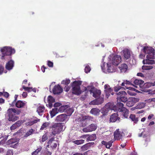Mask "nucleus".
Masks as SVG:
<instances>
[{
  "label": "nucleus",
  "instance_id": "nucleus-27",
  "mask_svg": "<svg viewBox=\"0 0 155 155\" xmlns=\"http://www.w3.org/2000/svg\"><path fill=\"white\" fill-rule=\"evenodd\" d=\"M94 144V143H87L85 145L82 146L81 147V149L83 150H87L92 145H93Z\"/></svg>",
  "mask_w": 155,
  "mask_h": 155
},
{
  "label": "nucleus",
  "instance_id": "nucleus-63",
  "mask_svg": "<svg viewBox=\"0 0 155 155\" xmlns=\"http://www.w3.org/2000/svg\"><path fill=\"white\" fill-rule=\"evenodd\" d=\"M148 101L150 102L152 101L155 102V98L150 99L148 100Z\"/></svg>",
  "mask_w": 155,
  "mask_h": 155
},
{
  "label": "nucleus",
  "instance_id": "nucleus-51",
  "mask_svg": "<svg viewBox=\"0 0 155 155\" xmlns=\"http://www.w3.org/2000/svg\"><path fill=\"white\" fill-rule=\"evenodd\" d=\"M114 91H118L119 90H120L121 88V87L119 86H117L114 87Z\"/></svg>",
  "mask_w": 155,
  "mask_h": 155
},
{
  "label": "nucleus",
  "instance_id": "nucleus-26",
  "mask_svg": "<svg viewBox=\"0 0 155 155\" xmlns=\"http://www.w3.org/2000/svg\"><path fill=\"white\" fill-rule=\"evenodd\" d=\"M45 109L43 106H39L37 108V111L39 115L41 116L43 115Z\"/></svg>",
  "mask_w": 155,
  "mask_h": 155
},
{
  "label": "nucleus",
  "instance_id": "nucleus-64",
  "mask_svg": "<svg viewBox=\"0 0 155 155\" xmlns=\"http://www.w3.org/2000/svg\"><path fill=\"white\" fill-rule=\"evenodd\" d=\"M137 75L138 76H140L141 77H143L144 75L143 74L141 73H139L137 74Z\"/></svg>",
  "mask_w": 155,
  "mask_h": 155
},
{
  "label": "nucleus",
  "instance_id": "nucleus-28",
  "mask_svg": "<svg viewBox=\"0 0 155 155\" xmlns=\"http://www.w3.org/2000/svg\"><path fill=\"white\" fill-rule=\"evenodd\" d=\"M68 108V105H64L61 106L58 109V112H66V110Z\"/></svg>",
  "mask_w": 155,
  "mask_h": 155
},
{
  "label": "nucleus",
  "instance_id": "nucleus-53",
  "mask_svg": "<svg viewBox=\"0 0 155 155\" xmlns=\"http://www.w3.org/2000/svg\"><path fill=\"white\" fill-rule=\"evenodd\" d=\"M6 140V138L3 139L0 141V145L3 144Z\"/></svg>",
  "mask_w": 155,
  "mask_h": 155
},
{
  "label": "nucleus",
  "instance_id": "nucleus-19",
  "mask_svg": "<svg viewBox=\"0 0 155 155\" xmlns=\"http://www.w3.org/2000/svg\"><path fill=\"white\" fill-rule=\"evenodd\" d=\"M63 91L62 89L59 85H55L53 89V93L54 94H59Z\"/></svg>",
  "mask_w": 155,
  "mask_h": 155
},
{
  "label": "nucleus",
  "instance_id": "nucleus-30",
  "mask_svg": "<svg viewBox=\"0 0 155 155\" xmlns=\"http://www.w3.org/2000/svg\"><path fill=\"white\" fill-rule=\"evenodd\" d=\"M58 112V108H57L53 109L52 110L50 111V113L51 117H53Z\"/></svg>",
  "mask_w": 155,
  "mask_h": 155
},
{
  "label": "nucleus",
  "instance_id": "nucleus-37",
  "mask_svg": "<svg viewBox=\"0 0 155 155\" xmlns=\"http://www.w3.org/2000/svg\"><path fill=\"white\" fill-rule=\"evenodd\" d=\"M34 131L32 129H31L29 130H28L26 133L25 135L24 136V137H27L28 136L31 135L33 133V132Z\"/></svg>",
  "mask_w": 155,
  "mask_h": 155
},
{
  "label": "nucleus",
  "instance_id": "nucleus-20",
  "mask_svg": "<svg viewBox=\"0 0 155 155\" xmlns=\"http://www.w3.org/2000/svg\"><path fill=\"white\" fill-rule=\"evenodd\" d=\"M103 101L104 99L103 98H99L91 101L90 103V104L93 105H99L103 103Z\"/></svg>",
  "mask_w": 155,
  "mask_h": 155
},
{
  "label": "nucleus",
  "instance_id": "nucleus-7",
  "mask_svg": "<svg viewBox=\"0 0 155 155\" xmlns=\"http://www.w3.org/2000/svg\"><path fill=\"white\" fill-rule=\"evenodd\" d=\"M1 51L2 53V59H4V57L5 56L11 55L14 54L15 52L14 49L12 48L9 47L5 46L2 48Z\"/></svg>",
  "mask_w": 155,
  "mask_h": 155
},
{
  "label": "nucleus",
  "instance_id": "nucleus-56",
  "mask_svg": "<svg viewBox=\"0 0 155 155\" xmlns=\"http://www.w3.org/2000/svg\"><path fill=\"white\" fill-rule=\"evenodd\" d=\"M41 149H42V147L40 146L35 151L36 153H37L38 154V153H39L40 151L41 150Z\"/></svg>",
  "mask_w": 155,
  "mask_h": 155
},
{
  "label": "nucleus",
  "instance_id": "nucleus-46",
  "mask_svg": "<svg viewBox=\"0 0 155 155\" xmlns=\"http://www.w3.org/2000/svg\"><path fill=\"white\" fill-rule=\"evenodd\" d=\"M91 70L90 67L88 65H87L85 67L84 71L85 73H87L89 72Z\"/></svg>",
  "mask_w": 155,
  "mask_h": 155
},
{
  "label": "nucleus",
  "instance_id": "nucleus-34",
  "mask_svg": "<svg viewBox=\"0 0 155 155\" xmlns=\"http://www.w3.org/2000/svg\"><path fill=\"white\" fill-rule=\"evenodd\" d=\"M84 140H76L72 141V142L77 145H79L83 143Z\"/></svg>",
  "mask_w": 155,
  "mask_h": 155
},
{
  "label": "nucleus",
  "instance_id": "nucleus-25",
  "mask_svg": "<svg viewBox=\"0 0 155 155\" xmlns=\"http://www.w3.org/2000/svg\"><path fill=\"white\" fill-rule=\"evenodd\" d=\"M113 142L111 141L107 142L103 140L101 141V143L105 146L106 148H109L112 145Z\"/></svg>",
  "mask_w": 155,
  "mask_h": 155
},
{
  "label": "nucleus",
  "instance_id": "nucleus-13",
  "mask_svg": "<svg viewBox=\"0 0 155 155\" xmlns=\"http://www.w3.org/2000/svg\"><path fill=\"white\" fill-rule=\"evenodd\" d=\"M104 92L105 93L106 96L107 98L111 94L112 95H113V93H111L112 90L110 87V86L108 84H106L104 86Z\"/></svg>",
  "mask_w": 155,
  "mask_h": 155
},
{
  "label": "nucleus",
  "instance_id": "nucleus-23",
  "mask_svg": "<svg viewBox=\"0 0 155 155\" xmlns=\"http://www.w3.org/2000/svg\"><path fill=\"white\" fill-rule=\"evenodd\" d=\"M114 138L117 140L120 139L122 136V133L121 134L119 129H117L114 132Z\"/></svg>",
  "mask_w": 155,
  "mask_h": 155
},
{
  "label": "nucleus",
  "instance_id": "nucleus-52",
  "mask_svg": "<svg viewBox=\"0 0 155 155\" xmlns=\"http://www.w3.org/2000/svg\"><path fill=\"white\" fill-rule=\"evenodd\" d=\"M54 140V138L53 137L51 138L48 141V144H51L52 141Z\"/></svg>",
  "mask_w": 155,
  "mask_h": 155
},
{
  "label": "nucleus",
  "instance_id": "nucleus-39",
  "mask_svg": "<svg viewBox=\"0 0 155 155\" xmlns=\"http://www.w3.org/2000/svg\"><path fill=\"white\" fill-rule=\"evenodd\" d=\"M153 67L151 65L149 66H143L142 67L143 69L145 70H149L152 69Z\"/></svg>",
  "mask_w": 155,
  "mask_h": 155
},
{
  "label": "nucleus",
  "instance_id": "nucleus-12",
  "mask_svg": "<svg viewBox=\"0 0 155 155\" xmlns=\"http://www.w3.org/2000/svg\"><path fill=\"white\" fill-rule=\"evenodd\" d=\"M27 102L25 101H18L17 102L13 101L11 104V105L12 106H14L15 105L18 108H22L25 107H27Z\"/></svg>",
  "mask_w": 155,
  "mask_h": 155
},
{
  "label": "nucleus",
  "instance_id": "nucleus-42",
  "mask_svg": "<svg viewBox=\"0 0 155 155\" xmlns=\"http://www.w3.org/2000/svg\"><path fill=\"white\" fill-rule=\"evenodd\" d=\"M48 138V137L47 136V134H44L42 136V139L41 140H40V142H44L46 141Z\"/></svg>",
  "mask_w": 155,
  "mask_h": 155
},
{
  "label": "nucleus",
  "instance_id": "nucleus-11",
  "mask_svg": "<svg viewBox=\"0 0 155 155\" xmlns=\"http://www.w3.org/2000/svg\"><path fill=\"white\" fill-rule=\"evenodd\" d=\"M117 99L118 101L125 102L127 101V97L125 96L127 94L126 93L125 91H120L117 93Z\"/></svg>",
  "mask_w": 155,
  "mask_h": 155
},
{
  "label": "nucleus",
  "instance_id": "nucleus-16",
  "mask_svg": "<svg viewBox=\"0 0 155 155\" xmlns=\"http://www.w3.org/2000/svg\"><path fill=\"white\" fill-rule=\"evenodd\" d=\"M117 112V113H114L113 114L110 116V121L111 122H114L116 121L118 122H120V118L118 117V114Z\"/></svg>",
  "mask_w": 155,
  "mask_h": 155
},
{
  "label": "nucleus",
  "instance_id": "nucleus-35",
  "mask_svg": "<svg viewBox=\"0 0 155 155\" xmlns=\"http://www.w3.org/2000/svg\"><path fill=\"white\" fill-rule=\"evenodd\" d=\"M146 103H139L136 106V108L141 109L143 108L145 106Z\"/></svg>",
  "mask_w": 155,
  "mask_h": 155
},
{
  "label": "nucleus",
  "instance_id": "nucleus-62",
  "mask_svg": "<svg viewBox=\"0 0 155 155\" xmlns=\"http://www.w3.org/2000/svg\"><path fill=\"white\" fill-rule=\"evenodd\" d=\"M27 95V94L26 92H23L22 94V96L23 97H25Z\"/></svg>",
  "mask_w": 155,
  "mask_h": 155
},
{
  "label": "nucleus",
  "instance_id": "nucleus-61",
  "mask_svg": "<svg viewBox=\"0 0 155 155\" xmlns=\"http://www.w3.org/2000/svg\"><path fill=\"white\" fill-rule=\"evenodd\" d=\"M64 90L66 91H68L70 89V87L69 86H66L64 88Z\"/></svg>",
  "mask_w": 155,
  "mask_h": 155
},
{
  "label": "nucleus",
  "instance_id": "nucleus-38",
  "mask_svg": "<svg viewBox=\"0 0 155 155\" xmlns=\"http://www.w3.org/2000/svg\"><path fill=\"white\" fill-rule=\"evenodd\" d=\"M127 105L129 107H131L133 106L134 104V103L131 100V99L130 98L129 101L127 103Z\"/></svg>",
  "mask_w": 155,
  "mask_h": 155
},
{
  "label": "nucleus",
  "instance_id": "nucleus-58",
  "mask_svg": "<svg viewBox=\"0 0 155 155\" xmlns=\"http://www.w3.org/2000/svg\"><path fill=\"white\" fill-rule=\"evenodd\" d=\"M45 155H51V153L48 150H47L45 151Z\"/></svg>",
  "mask_w": 155,
  "mask_h": 155
},
{
  "label": "nucleus",
  "instance_id": "nucleus-55",
  "mask_svg": "<svg viewBox=\"0 0 155 155\" xmlns=\"http://www.w3.org/2000/svg\"><path fill=\"white\" fill-rule=\"evenodd\" d=\"M1 137H0V139H1L2 137H3V139H5V138H6V140H7V138L8 137V135H2V134H1Z\"/></svg>",
  "mask_w": 155,
  "mask_h": 155
},
{
  "label": "nucleus",
  "instance_id": "nucleus-49",
  "mask_svg": "<svg viewBox=\"0 0 155 155\" xmlns=\"http://www.w3.org/2000/svg\"><path fill=\"white\" fill-rule=\"evenodd\" d=\"M13 151L11 150H8L7 152L6 155H13Z\"/></svg>",
  "mask_w": 155,
  "mask_h": 155
},
{
  "label": "nucleus",
  "instance_id": "nucleus-50",
  "mask_svg": "<svg viewBox=\"0 0 155 155\" xmlns=\"http://www.w3.org/2000/svg\"><path fill=\"white\" fill-rule=\"evenodd\" d=\"M33 125V122H32L31 120L29 121L26 123V125L27 126H31Z\"/></svg>",
  "mask_w": 155,
  "mask_h": 155
},
{
  "label": "nucleus",
  "instance_id": "nucleus-10",
  "mask_svg": "<svg viewBox=\"0 0 155 155\" xmlns=\"http://www.w3.org/2000/svg\"><path fill=\"white\" fill-rule=\"evenodd\" d=\"M86 90H89L91 94H93V96L95 98L99 97L101 94V91L97 90L93 86H89L86 88Z\"/></svg>",
  "mask_w": 155,
  "mask_h": 155
},
{
  "label": "nucleus",
  "instance_id": "nucleus-47",
  "mask_svg": "<svg viewBox=\"0 0 155 155\" xmlns=\"http://www.w3.org/2000/svg\"><path fill=\"white\" fill-rule=\"evenodd\" d=\"M21 121L20 120H18L17 122H16L15 124H16L17 127H19L21 126Z\"/></svg>",
  "mask_w": 155,
  "mask_h": 155
},
{
  "label": "nucleus",
  "instance_id": "nucleus-33",
  "mask_svg": "<svg viewBox=\"0 0 155 155\" xmlns=\"http://www.w3.org/2000/svg\"><path fill=\"white\" fill-rule=\"evenodd\" d=\"M130 118L135 123H137L138 121V118H136L135 115L134 114H131L130 116Z\"/></svg>",
  "mask_w": 155,
  "mask_h": 155
},
{
  "label": "nucleus",
  "instance_id": "nucleus-18",
  "mask_svg": "<svg viewBox=\"0 0 155 155\" xmlns=\"http://www.w3.org/2000/svg\"><path fill=\"white\" fill-rule=\"evenodd\" d=\"M67 118V115L65 114H61L57 116L55 121L57 122H63L65 121Z\"/></svg>",
  "mask_w": 155,
  "mask_h": 155
},
{
  "label": "nucleus",
  "instance_id": "nucleus-3",
  "mask_svg": "<svg viewBox=\"0 0 155 155\" xmlns=\"http://www.w3.org/2000/svg\"><path fill=\"white\" fill-rule=\"evenodd\" d=\"M105 56L103 57V58L102 60V62H103L102 65H101V68L103 71L106 73H113L116 71V66H114L111 63L108 62L107 63V68L104 69V68L105 66V62H104V58Z\"/></svg>",
  "mask_w": 155,
  "mask_h": 155
},
{
  "label": "nucleus",
  "instance_id": "nucleus-60",
  "mask_svg": "<svg viewBox=\"0 0 155 155\" xmlns=\"http://www.w3.org/2000/svg\"><path fill=\"white\" fill-rule=\"evenodd\" d=\"M57 146V144L56 143H54L51 146V147L53 149L55 148Z\"/></svg>",
  "mask_w": 155,
  "mask_h": 155
},
{
  "label": "nucleus",
  "instance_id": "nucleus-41",
  "mask_svg": "<svg viewBox=\"0 0 155 155\" xmlns=\"http://www.w3.org/2000/svg\"><path fill=\"white\" fill-rule=\"evenodd\" d=\"M31 120L32 122H33V124L37 123L38 122H39L40 120V119L37 118L36 117H35L33 119H31Z\"/></svg>",
  "mask_w": 155,
  "mask_h": 155
},
{
  "label": "nucleus",
  "instance_id": "nucleus-8",
  "mask_svg": "<svg viewBox=\"0 0 155 155\" xmlns=\"http://www.w3.org/2000/svg\"><path fill=\"white\" fill-rule=\"evenodd\" d=\"M114 104L113 103H107L101 110L102 115L101 117H103L104 116L107 115L108 113L111 110H114L115 107H113Z\"/></svg>",
  "mask_w": 155,
  "mask_h": 155
},
{
  "label": "nucleus",
  "instance_id": "nucleus-1",
  "mask_svg": "<svg viewBox=\"0 0 155 155\" xmlns=\"http://www.w3.org/2000/svg\"><path fill=\"white\" fill-rule=\"evenodd\" d=\"M143 52L146 54H147L146 58L143 61L144 64H155V61L153 59H154V50L152 47L148 46H144L143 49Z\"/></svg>",
  "mask_w": 155,
  "mask_h": 155
},
{
  "label": "nucleus",
  "instance_id": "nucleus-40",
  "mask_svg": "<svg viewBox=\"0 0 155 155\" xmlns=\"http://www.w3.org/2000/svg\"><path fill=\"white\" fill-rule=\"evenodd\" d=\"M48 125L49 124L48 123L45 122L41 126L40 128V130H43L44 129L48 127Z\"/></svg>",
  "mask_w": 155,
  "mask_h": 155
},
{
  "label": "nucleus",
  "instance_id": "nucleus-21",
  "mask_svg": "<svg viewBox=\"0 0 155 155\" xmlns=\"http://www.w3.org/2000/svg\"><path fill=\"white\" fill-rule=\"evenodd\" d=\"M48 105L49 108H51L53 106V103L55 102L54 98L51 96H49L48 98Z\"/></svg>",
  "mask_w": 155,
  "mask_h": 155
},
{
  "label": "nucleus",
  "instance_id": "nucleus-48",
  "mask_svg": "<svg viewBox=\"0 0 155 155\" xmlns=\"http://www.w3.org/2000/svg\"><path fill=\"white\" fill-rule=\"evenodd\" d=\"M17 127H17L15 124H14L11 127L10 129L11 130H14Z\"/></svg>",
  "mask_w": 155,
  "mask_h": 155
},
{
  "label": "nucleus",
  "instance_id": "nucleus-9",
  "mask_svg": "<svg viewBox=\"0 0 155 155\" xmlns=\"http://www.w3.org/2000/svg\"><path fill=\"white\" fill-rule=\"evenodd\" d=\"M109 61L114 66H117L121 61V57L118 55L112 54L109 57Z\"/></svg>",
  "mask_w": 155,
  "mask_h": 155
},
{
  "label": "nucleus",
  "instance_id": "nucleus-32",
  "mask_svg": "<svg viewBox=\"0 0 155 155\" xmlns=\"http://www.w3.org/2000/svg\"><path fill=\"white\" fill-rule=\"evenodd\" d=\"M74 111L73 109L72 108H69L68 106V108L66 110V112L68 116H71Z\"/></svg>",
  "mask_w": 155,
  "mask_h": 155
},
{
  "label": "nucleus",
  "instance_id": "nucleus-43",
  "mask_svg": "<svg viewBox=\"0 0 155 155\" xmlns=\"http://www.w3.org/2000/svg\"><path fill=\"white\" fill-rule=\"evenodd\" d=\"M70 81L69 79H66L63 80L61 82V84L67 85L70 83Z\"/></svg>",
  "mask_w": 155,
  "mask_h": 155
},
{
  "label": "nucleus",
  "instance_id": "nucleus-44",
  "mask_svg": "<svg viewBox=\"0 0 155 155\" xmlns=\"http://www.w3.org/2000/svg\"><path fill=\"white\" fill-rule=\"evenodd\" d=\"M131 100L135 104V103L138 102L139 100V99L138 98H135L134 97H131L130 98Z\"/></svg>",
  "mask_w": 155,
  "mask_h": 155
},
{
  "label": "nucleus",
  "instance_id": "nucleus-15",
  "mask_svg": "<svg viewBox=\"0 0 155 155\" xmlns=\"http://www.w3.org/2000/svg\"><path fill=\"white\" fill-rule=\"evenodd\" d=\"M144 82L143 81L139 79H136L134 81V83L137 85H139L140 87L141 88H143L146 87L148 84L145 83L144 84Z\"/></svg>",
  "mask_w": 155,
  "mask_h": 155
},
{
  "label": "nucleus",
  "instance_id": "nucleus-54",
  "mask_svg": "<svg viewBox=\"0 0 155 155\" xmlns=\"http://www.w3.org/2000/svg\"><path fill=\"white\" fill-rule=\"evenodd\" d=\"M4 67L2 65H0V75L1 74L4 70Z\"/></svg>",
  "mask_w": 155,
  "mask_h": 155
},
{
  "label": "nucleus",
  "instance_id": "nucleus-6",
  "mask_svg": "<svg viewBox=\"0 0 155 155\" xmlns=\"http://www.w3.org/2000/svg\"><path fill=\"white\" fill-rule=\"evenodd\" d=\"M82 81H74L72 85V93L78 95L81 93V91L80 89V85L81 84Z\"/></svg>",
  "mask_w": 155,
  "mask_h": 155
},
{
  "label": "nucleus",
  "instance_id": "nucleus-36",
  "mask_svg": "<svg viewBox=\"0 0 155 155\" xmlns=\"http://www.w3.org/2000/svg\"><path fill=\"white\" fill-rule=\"evenodd\" d=\"M17 142V139H11L9 140L8 142V144L10 145L13 144Z\"/></svg>",
  "mask_w": 155,
  "mask_h": 155
},
{
  "label": "nucleus",
  "instance_id": "nucleus-29",
  "mask_svg": "<svg viewBox=\"0 0 155 155\" xmlns=\"http://www.w3.org/2000/svg\"><path fill=\"white\" fill-rule=\"evenodd\" d=\"M100 112V110L99 109L96 108H92L90 111V112L91 114H94L95 115H99Z\"/></svg>",
  "mask_w": 155,
  "mask_h": 155
},
{
  "label": "nucleus",
  "instance_id": "nucleus-17",
  "mask_svg": "<svg viewBox=\"0 0 155 155\" xmlns=\"http://www.w3.org/2000/svg\"><path fill=\"white\" fill-rule=\"evenodd\" d=\"M124 58L126 60L129 59L130 57L131 53V51L128 49H124L123 51Z\"/></svg>",
  "mask_w": 155,
  "mask_h": 155
},
{
  "label": "nucleus",
  "instance_id": "nucleus-2",
  "mask_svg": "<svg viewBox=\"0 0 155 155\" xmlns=\"http://www.w3.org/2000/svg\"><path fill=\"white\" fill-rule=\"evenodd\" d=\"M124 104L120 102H117L116 106H113V107H115L114 111H117L119 114H120L121 116L125 118H127L129 114V111L126 108L124 107Z\"/></svg>",
  "mask_w": 155,
  "mask_h": 155
},
{
  "label": "nucleus",
  "instance_id": "nucleus-4",
  "mask_svg": "<svg viewBox=\"0 0 155 155\" xmlns=\"http://www.w3.org/2000/svg\"><path fill=\"white\" fill-rule=\"evenodd\" d=\"M21 111L18 110H16L14 108H9L7 110V113L9 117L8 120L12 122L15 121L18 119V117L15 116L16 114L18 115Z\"/></svg>",
  "mask_w": 155,
  "mask_h": 155
},
{
  "label": "nucleus",
  "instance_id": "nucleus-5",
  "mask_svg": "<svg viewBox=\"0 0 155 155\" xmlns=\"http://www.w3.org/2000/svg\"><path fill=\"white\" fill-rule=\"evenodd\" d=\"M64 125L63 123H55L54 124L52 127L51 135H55L56 134H59L63 131Z\"/></svg>",
  "mask_w": 155,
  "mask_h": 155
},
{
  "label": "nucleus",
  "instance_id": "nucleus-14",
  "mask_svg": "<svg viewBox=\"0 0 155 155\" xmlns=\"http://www.w3.org/2000/svg\"><path fill=\"white\" fill-rule=\"evenodd\" d=\"M97 128V126L94 124H91L86 128H84L83 131L84 132H91L95 130Z\"/></svg>",
  "mask_w": 155,
  "mask_h": 155
},
{
  "label": "nucleus",
  "instance_id": "nucleus-31",
  "mask_svg": "<svg viewBox=\"0 0 155 155\" xmlns=\"http://www.w3.org/2000/svg\"><path fill=\"white\" fill-rule=\"evenodd\" d=\"M96 138V136L95 134H92L91 135L88 136V137L87 138V141H89L94 140Z\"/></svg>",
  "mask_w": 155,
  "mask_h": 155
},
{
  "label": "nucleus",
  "instance_id": "nucleus-24",
  "mask_svg": "<svg viewBox=\"0 0 155 155\" xmlns=\"http://www.w3.org/2000/svg\"><path fill=\"white\" fill-rule=\"evenodd\" d=\"M120 72L123 73H124L127 71L128 67L127 65L123 64H122L119 67Z\"/></svg>",
  "mask_w": 155,
  "mask_h": 155
},
{
  "label": "nucleus",
  "instance_id": "nucleus-59",
  "mask_svg": "<svg viewBox=\"0 0 155 155\" xmlns=\"http://www.w3.org/2000/svg\"><path fill=\"white\" fill-rule=\"evenodd\" d=\"M3 95H4V96L6 97H8L9 96V94L7 92H4L3 94Z\"/></svg>",
  "mask_w": 155,
  "mask_h": 155
},
{
  "label": "nucleus",
  "instance_id": "nucleus-22",
  "mask_svg": "<svg viewBox=\"0 0 155 155\" xmlns=\"http://www.w3.org/2000/svg\"><path fill=\"white\" fill-rule=\"evenodd\" d=\"M14 61L11 60L6 64L5 66L6 68L8 70H11L14 66Z\"/></svg>",
  "mask_w": 155,
  "mask_h": 155
},
{
  "label": "nucleus",
  "instance_id": "nucleus-45",
  "mask_svg": "<svg viewBox=\"0 0 155 155\" xmlns=\"http://www.w3.org/2000/svg\"><path fill=\"white\" fill-rule=\"evenodd\" d=\"M22 87L23 88L25 91H27L28 92H30L32 91V87H26L24 86H23Z\"/></svg>",
  "mask_w": 155,
  "mask_h": 155
},
{
  "label": "nucleus",
  "instance_id": "nucleus-57",
  "mask_svg": "<svg viewBox=\"0 0 155 155\" xmlns=\"http://www.w3.org/2000/svg\"><path fill=\"white\" fill-rule=\"evenodd\" d=\"M48 65L50 67H53V63L51 61H48Z\"/></svg>",
  "mask_w": 155,
  "mask_h": 155
}]
</instances>
